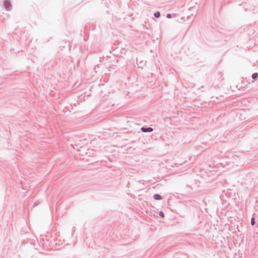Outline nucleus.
Here are the masks:
<instances>
[{
	"label": "nucleus",
	"instance_id": "nucleus-1",
	"mask_svg": "<svg viewBox=\"0 0 258 258\" xmlns=\"http://www.w3.org/2000/svg\"><path fill=\"white\" fill-rule=\"evenodd\" d=\"M141 130L143 132H150L153 131V128L151 127H148V128L142 127L141 128Z\"/></svg>",
	"mask_w": 258,
	"mask_h": 258
},
{
	"label": "nucleus",
	"instance_id": "nucleus-2",
	"mask_svg": "<svg viewBox=\"0 0 258 258\" xmlns=\"http://www.w3.org/2000/svg\"><path fill=\"white\" fill-rule=\"evenodd\" d=\"M4 5L6 9L8 10L10 7V3L8 1H6L4 3Z\"/></svg>",
	"mask_w": 258,
	"mask_h": 258
},
{
	"label": "nucleus",
	"instance_id": "nucleus-3",
	"mask_svg": "<svg viewBox=\"0 0 258 258\" xmlns=\"http://www.w3.org/2000/svg\"><path fill=\"white\" fill-rule=\"evenodd\" d=\"M154 198L156 200H159L161 199V197L158 194H155L154 196Z\"/></svg>",
	"mask_w": 258,
	"mask_h": 258
},
{
	"label": "nucleus",
	"instance_id": "nucleus-4",
	"mask_svg": "<svg viewBox=\"0 0 258 258\" xmlns=\"http://www.w3.org/2000/svg\"><path fill=\"white\" fill-rule=\"evenodd\" d=\"M258 77V74L257 73H254L252 75V77L253 79H255Z\"/></svg>",
	"mask_w": 258,
	"mask_h": 258
},
{
	"label": "nucleus",
	"instance_id": "nucleus-5",
	"mask_svg": "<svg viewBox=\"0 0 258 258\" xmlns=\"http://www.w3.org/2000/svg\"><path fill=\"white\" fill-rule=\"evenodd\" d=\"M160 13H159V12H156V13H155L154 14V16H155V17H156V18H158V17H160Z\"/></svg>",
	"mask_w": 258,
	"mask_h": 258
},
{
	"label": "nucleus",
	"instance_id": "nucleus-6",
	"mask_svg": "<svg viewBox=\"0 0 258 258\" xmlns=\"http://www.w3.org/2000/svg\"><path fill=\"white\" fill-rule=\"evenodd\" d=\"M255 223L254 219V218H252L251 220V224L252 225H253Z\"/></svg>",
	"mask_w": 258,
	"mask_h": 258
},
{
	"label": "nucleus",
	"instance_id": "nucleus-7",
	"mask_svg": "<svg viewBox=\"0 0 258 258\" xmlns=\"http://www.w3.org/2000/svg\"><path fill=\"white\" fill-rule=\"evenodd\" d=\"M159 215L161 217H164V214L162 212H160L159 213Z\"/></svg>",
	"mask_w": 258,
	"mask_h": 258
},
{
	"label": "nucleus",
	"instance_id": "nucleus-8",
	"mask_svg": "<svg viewBox=\"0 0 258 258\" xmlns=\"http://www.w3.org/2000/svg\"><path fill=\"white\" fill-rule=\"evenodd\" d=\"M166 17L168 18H171V15L168 14L166 16Z\"/></svg>",
	"mask_w": 258,
	"mask_h": 258
}]
</instances>
